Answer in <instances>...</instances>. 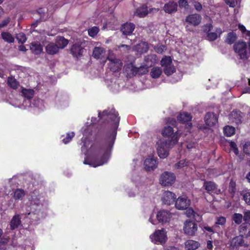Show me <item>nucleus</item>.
I'll return each instance as SVG.
<instances>
[{
  "label": "nucleus",
  "instance_id": "1",
  "mask_svg": "<svg viewBox=\"0 0 250 250\" xmlns=\"http://www.w3.org/2000/svg\"><path fill=\"white\" fill-rule=\"evenodd\" d=\"M98 117L100 120H103L105 122L107 121L108 123L110 121L113 128V130L106 133L104 138H96L91 145V149L93 151H95L101 149L104 150L103 158L104 161L106 160L108 152L112 149L117 135V129L119 125L120 118L118 112L114 108L104 110L102 113L99 112Z\"/></svg>",
  "mask_w": 250,
  "mask_h": 250
},
{
  "label": "nucleus",
  "instance_id": "2",
  "mask_svg": "<svg viewBox=\"0 0 250 250\" xmlns=\"http://www.w3.org/2000/svg\"><path fill=\"white\" fill-rule=\"evenodd\" d=\"M233 50L239 57L240 59L243 60L248 59L250 50L246 42L242 40L236 42L233 45Z\"/></svg>",
  "mask_w": 250,
  "mask_h": 250
},
{
  "label": "nucleus",
  "instance_id": "3",
  "mask_svg": "<svg viewBox=\"0 0 250 250\" xmlns=\"http://www.w3.org/2000/svg\"><path fill=\"white\" fill-rule=\"evenodd\" d=\"M181 133L179 130L174 133L173 127L170 126H167L162 131V134L163 136L168 138L167 141L169 144L175 145L177 144L180 137Z\"/></svg>",
  "mask_w": 250,
  "mask_h": 250
},
{
  "label": "nucleus",
  "instance_id": "4",
  "mask_svg": "<svg viewBox=\"0 0 250 250\" xmlns=\"http://www.w3.org/2000/svg\"><path fill=\"white\" fill-rule=\"evenodd\" d=\"M31 203L33 204L31 209L34 210L29 212L27 217L31 219L32 221H38L43 216L42 212L41 211L42 205L40 203L39 199H37V201L32 200Z\"/></svg>",
  "mask_w": 250,
  "mask_h": 250
},
{
  "label": "nucleus",
  "instance_id": "5",
  "mask_svg": "<svg viewBox=\"0 0 250 250\" xmlns=\"http://www.w3.org/2000/svg\"><path fill=\"white\" fill-rule=\"evenodd\" d=\"M90 151L95 156L99 157L101 156L100 159L99 160H98L96 161V164H93V163L89 162L87 158H85L83 161V164L85 165H89L90 166H92L94 167H96L97 166H100L104 165V164L106 163L109 158L110 152L111 151H110L108 152L107 154L106 157V160L104 161L103 160V156L104 154V150H99L98 151H93L91 149V146L89 148Z\"/></svg>",
  "mask_w": 250,
  "mask_h": 250
},
{
  "label": "nucleus",
  "instance_id": "6",
  "mask_svg": "<svg viewBox=\"0 0 250 250\" xmlns=\"http://www.w3.org/2000/svg\"><path fill=\"white\" fill-rule=\"evenodd\" d=\"M107 60L109 61L108 67L111 71L117 72L121 70L123 62L120 59L117 58L114 54L108 56Z\"/></svg>",
  "mask_w": 250,
  "mask_h": 250
},
{
  "label": "nucleus",
  "instance_id": "7",
  "mask_svg": "<svg viewBox=\"0 0 250 250\" xmlns=\"http://www.w3.org/2000/svg\"><path fill=\"white\" fill-rule=\"evenodd\" d=\"M192 116L190 113L187 112H180L177 116V121L181 124H185V128L189 131L192 127L191 121Z\"/></svg>",
  "mask_w": 250,
  "mask_h": 250
},
{
  "label": "nucleus",
  "instance_id": "8",
  "mask_svg": "<svg viewBox=\"0 0 250 250\" xmlns=\"http://www.w3.org/2000/svg\"><path fill=\"white\" fill-rule=\"evenodd\" d=\"M151 241L156 244H165L167 240L166 232L163 229L157 230L150 235Z\"/></svg>",
  "mask_w": 250,
  "mask_h": 250
},
{
  "label": "nucleus",
  "instance_id": "9",
  "mask_svg": "<svg viewBox=\"0 0 250 250\" xmlns=\"http://www.w3.org/2000/svg\"><path fill=\"white\" fill-rule=\"evenodd\" d=\"M176 176L172 172L166 171L162 174L160 179V183L164 186H170L175 181Z\"/></svg>",
  "mask_w": 250,
  "mask_h": 250
},
{
  "label": "nucleus",
  "instance_id": "10",
  "mask_svg": "<svg viewBox=\"0 0 250 250\" xmlns=\"http://www.w3.org/2000/svg\"><path fill=\"white\" fill-rule=\"evenodd\" d=\"M203 188L209 194L212 193L219 194L221 193V190L218 188V185L213 181L205 180Z\"/></svg>",
  "mask_w": 250,
  "mask_h": 250
},
{
  "label": "nucleus",
  "instance_id": "11",
  "mask_svg": "<svg viewBox=\"0 0 250 250\" xmlns=\"http://www.w3.org/2000/svg\"><path fill=\"white\" fill-rule=\"evenodd\" d=\"M197 224L191 220H187L184 223V232L189 236H194L197 231Z\"/></svg>",
  "mask_w": 250,
  "mask_h": 250
},
{
  "label": "nucleus",
  "instance_id": "12",
  "mask_svg": "<svg viewBox=\"0 0 250 250\" xmlns=\"http://www.w3.org/2000/svg\"><path fill=\"white\" fill-rule=\"evenodd\" d=\"M190 205V200L186 196L179 197L175 201V206L179 210L187 209Z\"/></svg>",
  "mask_w": 250,
  "mask_h": 250
},
{
  "label": "nucleus",
  "instance_id": "13",
  "mask_svg": "<svg viewBox=\"0 0 250 250\" xmlns=\"http://www.w3.org/2000/svg\"><path fill=\"white\" fill-rule=\"evenodd\" d=\"M171 146H173L172 144H168L167 141L161 142V145L158 146L157 147V153L160 158L164 159L168 155V148Z\"/></svg>",
  "mask_w": 250,
  "mask_h": 250
},
{
  "label": "nucleus",
  "instance_id": "14",
  "mask_svg": "<svg viewBox=\"0 0 250 250\" xmlns=\"http://www.w3.org/2000/svg\"><path fill=\"white\" fill-rule=\"evenodd\" d=\"M84 48L82 46L80 42H75L73 44L70 49V53L74 58L78 59L83 55Z\"/></svg>",
  "mask_w": 250,
  "mask_h": 250
},
{
  "label": "nucleus",
  "instance_id": "15",
  "mask_svg": "<svg viewBox=\"0 0 250 250\" xmlns=\"http://www.w3.org/2000/svg\"><path fill=\"white\" fill-rule=\"evenodd\" d=\"M202 17L198 14H193L188 15L186 17L185 21L189 25L193 26H196L200 24L201 22Z\"/></svg>",
  "mask_w": 250,
  "mask_h": 250
},
{
  "label": "nucleus",
  "instance_id": "16",
  "mask_svg": "<svg viewBox=\"0 0 250 250\" xmlns=\"http://www.w3.org/2000/svg\"><path fill=\"white\" fill-rule=\"evenodd\" d=\"M152 10L153 8H150L148 11L147 4H143L136 9L134 15L140 18H144Z\"/></svg>",
  "mask_w": 250,
  "mask_h": 250
},
{
  "label": "nucleus",
  "instance_id": "17",
  "mask_svg": "<svg viewBox=\"0 0 250 250\" xmlns=\"http://www.w3.org/2000/svg\"><path fill=\"white\" fill-rule=\"evenodd\" d=\"M176 198V196L174 193L169 191H166L164 192L162 200L164 204L170 205L175 202Z\"/></svg>",
  "mask_w": 250,
  "mask_h": 250
},
{
  "label": "nucleus",
  "instance_id": "18",
  "mask_svg": "<svg viewBox=\"0 0 250 250\" xmlns=\"http://www.w3.org/2000/svg\"><path fill=\"white\" fill-rule=\"evenodd\" d=\"M135 28V25L134 23L126 22L122 24L121 26V31L123 35L129 36L132 34Z\"/></svg>",
  "mask_w": 250,
  "mask_h": 250
},
{
  "label": "nucleus",
  "instance_id": "19",
  "mask_svg": "<svg viewBox=\"0 0 250 250\" xmlns=\"http://www.w3.org/2000/svg\"><path fill=\"white\" fill-rule=\"evenodd\" d=\"M171 217V213L165 210H161L158 212L157 218L159 222L166 223L169 221Z\"/></svg>",
  "mask_w": 250,
  "mask_h": 250
},
{
  "label": "nucleus",
  "instance_id": "20",
  "mask_svg": "<svg viewBox=\"0 0 250 250\" xmlns=\"http://www.w3.org/2000/svg\"><path fill=\"white\" fill-rule=\"evenodd\" d=\"M205 122L208 126H214L218 122V117L213 112L207 113L205 117Z\"/></svg>",
  "mask_w": 250,
  "mask_h": 250
},
{
  "label": "nucleus",
  "instance_id": "21",
  "mask_svg": "<svg viewBox=\"0 0 250 250\" xmlns=\"http://www.w3.org/2000/svg\"><path fill=\"white\" fill-rule=\"evenodd\" d=\"M145 168L146 171L154 170L157 166L156 159L153 158H147L144 161Z\"/></svg>",
  "mask_w": 250,
  "mask_h": 250
},
{
  "label": "nucleus",
  "instance_id": "22",
  "mask_svg": "<svg viewBox=\"0 0 250 250\" xmlns=\"http://www.w3.org/2000/svg\"><path fill=\"white\" fill-rule=\"evenodd\" d=\"M158 62L157 56L155 54H150L144 58V63L148 67L154 65Z\"/></svg>",
  "mask_w": 250,
  "mask_h": 250
},
{
  "label": "nucleus",
  "instance_id": "23",
  "mask_svg": "<svg viewBox=\"0 0 250 250\" xmlns=\"http://www.w3.org/2000/svg\"><path fill=\"white\" fill-rule=\"evenodd\" d=\"M177 4L174 1H169L165 4L164 10L166 13L172 14L175 13L177 10Z\"/></svg>",
  "mask_w": 250,
  "mask_h": 250
},
{
  "label": "nucleus",
  "instance_id": "24",
  "mask_svg": "<svg viewBox=\"0 0 250 250\" xmlns=\"http://www.w3.org/2000/svg\"><path fill=\"white\" fill-rule=\"evenodd\" d=\"M30 49L32 52L36 55L40 54L43 51L42 45L39 42H34L31 43Z\"/></svg>",
  "mask_w": 250,
  "mask_h": 250
},
{
  "label": "nucleus",
  "instance_id": "25",
  "mask_svg": "<svg viewBox=\"0 0 250 250\" xmlns=\"http://www.w3.org/2000/svg\"><path fill=\"white\" fill-rule=\"evenodd\" d=\"M148 49V43L146 42H142L134 47V50L141 54L146 53Z\"/></svg>",
  "mask_w": 250,
  "mask_h": 250
},
{
  "label": "nucleus",
  "instance_id": "26",
  "mask_svg": "<svg viewBox=\"0 0 250 250\" xmlns=\"http://www.w3.org/2000/svg\"><path fill=\"white\" fill-rule=\"evenodd\" d=\"M59 47L55 43L50 42L45 47V50L47 54L49 55H54L59 51Z\"/></svg>",
  "mask_w": 250,
  "mask_h": 250
},
{
  "label": "nucleus",
  "instance_id": "27",
  "mask_svg": "<svg viewBox=\"0 0 250 250\" xmlns=\"http://www.w3.org/2000/svg\"><path fill=\"white\" fill-rule=\"evenodd\" d=\"M200 246L198 242L192 240H187L185 243V249L186 250H195Z\"/></svg>",
  "mask_w": 250,
  "mask_h": 250
},
{
  "label": "nucleus",
  "instance_id": "28",
  "mask_svg": "<svg viewBox=\"0 0 250 250\" xmlns=\"http://www.w3.org/2000/svg\"><path fill=\"white\" fill-rule=\"evenodd\" d=\"M21 224V220L20 215L18 214L14 215L12 218L10 223L11 229H15L19 227Z\"/></svg>",
  "mask_w": 250,
  "mask_h": 250
},
{
  "label": "nucleus",
  "instance_id": "29",
  "mask_svg": "<svg viewBox=\"0 0 250 250\" xmlns=\"http://www.w3.org/2000/svg\"><path fill=\"white\" fill-rule=\"evenodd\" d=\"M105 52V49L101 47H95L93 50L92 56L96 59H101L103 54Z\"/></svg>",
  "mask_w": 250,
  "mask_h": 250
},
{
  "label": "nucleus",
  "instance_id": "30",
  "mask_svg": "<svg viewBox=\"0 0 250 250\" xmlns=\"http://www.w3.org/2000/svg\"><path fill=\"white\" fill-rule=\"evenodd\" d=\"M237 39L236 34L233 31L230 32L227 35L225 42L228 44H232L235 43V41Z\"/></svg>",
  "mask_w": 250,
  "mask_h": 250
},
{
  "label": "nucleus",
  "instance_id": "31",
  "mask_svg": "<svg viewBox=\"0 0 250 250\" xmlns=\"http://www.w3.org/2000/svg\"><path fill=\"white\" fill-rule=\"evenodd\" d=\"M244 243L243 237L242 235L236 236L231 241V246L233 247L237 248L242 246Z\"/></svg>",
  "mask_w": 250,
  "mask_h": 250
},
{
  "label": "nucleus",
  "instance_id": "32",
  "mask_svg": "<svg viewBox=\"0 0 250 250\" xmlns=\"http://www.w3.org/2000/svg\"><path fill=\"white\" fill-rule=\"evenodd\" d=\"M68 43V40L63 37L58 36L56 40V44L58 46L59 49H63L65 47Z\"/></svg>",
  "mask_w": 250,
  "mask_h": 250
},
{
  "label": "nucleus",
  "instance_id": "33",
  "mask_svg": "<svg viewBox=\"0 0 250 250\" xmlns=\"http://www.w3.org/2000/svg\"><path fill=\"white\" fill-rule=\"evenodd\" d=\"M1 39L5 42L12 43L14 42L15 39L13 36L8 32H2L1 33Z\"/></svg>",
  "mask_w": 250,
  "mask_h": 250
},
{
  "label": "nucleus",
  "instance_id": "34",
  "mask_svg": "<svg viewBox=\"0 0 250 250\" xmlns=\"http://www.w3.org/2000/svg\"><path fill=\"white\" fill-rule=\"evenodd\" d=\"M217 33H219V37H220V35L222 33V30L220 28H217L216 29V32L208 33V34H207L208 40L209 41H214L216 40L218 37Z\"/></svg>",
  "mask_w": 250,
  "mask_h": 250
},
{
  "label": "nucleus",
  "instance_id": "35",
  "mask_svg": "<svg viewBox=\"0 0 250 250\" xmlns=\"http://www.w3.org/2000/svg\"><path fill=\"white\" fill-rule=\"evenodd\" d=\"M25 195V191L21 188H17L14 191L13 197L15 200H22Z\"/></svg>",
  "mask_w": 250,
  "mask_h": 250
},
{
  "label": "nucleus",
  "instance_id": "36",
  "mask_svg": "<svg viewBox=\"0 0 250 250\" xmlns=\"http://www.w3.org/2000/svg\"><path fill=\"white\" fill-rule=\"evenodd\" d=\"M236 184L235 181L231 179L229 182V187H228V191L229 193L231 195V197H233L236 191Z\"/></svg>",
  "mask_w": 250,
  "mask_h": 250
},
{
  "label": "nucleus",
  "instance_id": "37",
  "mask_svg": "<svg viewBox=\"0 0 250 250\" xmlns=\"http://www.w3.org/2000/svg\"><path fill=\"white\" fill-rule=\"evenodd\" d=\"M21 93L25 98L28 100L31 99L34 96V91L31 89L23 88L21 90Z\"/></svg>",
  "mask_w": 250,
  "mask_h": 250
},
{
  "label": "nucleus",
  "instance_id": "38",
  "mask_svg": "<svg viewBox=\"0 0 250 250\" xmlns=\"http://www.w3.org/2000/svg\"><path fill=\"white\" fill-rule=\"evenodd\" d=\"M162 73V69L159 67H153L150 71V76L152 78L157 79L160 77Z\"/></svg>",
  "mask_w": 250,
  "mask_h": 250
},
{
  "label": "nucleus",
  "instance_id": "39",
  "mask_svg": "<svg viewBox=\"0 0 250 250\" xmlns=\"http://www.w3.org/2000/svg\"><path fill=\"white\" fill-rule=\"evenodd\" d=\"M240 232L242 233L246 237L250 236V224H243L240 226Z\"/></svg>",
  "mask_w": 250,
  "mask_h": 250
},
{
  "label": "nucleus",
  "instance_id": "40",
  "mask_svg": "<svg viewBox=\"0 0 250 250\" xmlns=\"http://www.w3.org/2000/svg\"><path fill=\"white\" fill-rule=\"evenodd\" d=\"M7 84L9 86L13 89L18 88L19 83L16 79L12 77H9L7 79Z\"/></svg>",
  "mask_w": 250,
  "mask_h": 250
},
{
  "label": "nucleus",
  "instance_id": "41",
  "mask_svg": "<svg viewBox=\"0 0 250 250\" xmlns=\"http://www.w3.org/2000/svg\"><path fill=\"white\" fill-rule=\"evenodd\" d=\"M224 134L228 137H230L234 134L235 132V128L229 125H227L224 127Z\"/></svg>",
  "mask_w": 250,
  "mask_h": 250
},
{
  "label": "nucleus",
  "instance_id": "42",
  "mask_svg": "<svg viewBox=\"0 0 250 250\" xmlns=\"http://www.w3.org/2000/svg\"><path fill=\"white\" fill-rule=\"evenodd\" d=\"M232 116L237 123H242L243 119V113L240 111H233Z\"/></svg>",
  "mask_w": 250,
  "mask_h": 250
},
{
  "label": "nucleus",
  "instance_id": "43",
  "mask_svg": "<svg viewBox=\"0 0 250 250\" xmlns=\"http://www.w3.org/2000/svg\"><path fill=\"white\" fill-rule=\"evenodd\" d=\"M160 64L162 66L165 67L172 64V59L170 56H165L161 61Z\"/></svg>",
  "mask_w": 250,
  "mask_h": 250
},
{
  "label": "nucleus",
  "instance_id": "44",
  "mask_svg": "<svg viewBox=\"0 0 250 250\" xmlns=\"http://www.w3.org/2000/svg\"><path fill=\"white\" fill-rule=\"evenodd\" d=\"M226 218L224 216H219L216 218L214 228H216L217 226L220 225L222 227H224L226 223Z\"/></svg>",
  "mask_w": 250,
  "mask_h": 250
},
{
  "label": "nucleus",
  "instance_id": "45",
  "mask_svg": "<svg viewBox=\"0 0 250 250\" xmlns=\"http://www.w3.org/2000/svg\"><path fill=\"white\" fill-rule=\"evenodd\" d=\"M175 71L176 68L172 64L169 65V66L164 68V72L167 76L172 75L173 73L175 72Z\"/></svg>",
  "mask_w": 250,
  "mask_h": 250
},
{
  "label": "nucleus",
  "instance_id": "46",
  "mask_svg": "<svg viewBox=\"0 0 250 250\" xmlns=\"http://www.w3.org/2000/svg\"><path fill=\"white\" fill-rule=\"evenodd\" d=\"M243 215L240 213H235L232 216V220L235 224L239 225L242 223Z\"/></svg>",
  "mask_w": 250,
  "mask_h": 250
},
{
  "label": "nucleus",
  "instance_id": "47",
  "mask_svg": "<svg viewBox=\"0 0 250 250\" xmlns=\"http://www.w3.org/2000/svg\"><path fill=\"white\" fill-rule=\"evenodd\" d=\"M99 32V28L97 26H93L88 30V33L89 36L94 37Z\"/></svg>",
  "mask_w": 250,
  "mask_h": 250
},
{
  "label": "nucleus",
  "instance_id": "48",
  "mask_svg": "<svg viewBox=\"0 0 250 250\" xmlns=\"http://www.w3.org/2000/svg\"><path fill=\"white\" fill-rule=\"evenodd\" d=\"M148 68L145 64L138 67V74L143 75L146 74L148 72Z\"/></svg>",
  "mask_w": 250,
  "mask_h": 250
},
{
  "label": "nucleus",
  "instance_id": "49",
  "mask_svg": "<svg viewBox=\"0 0 250 250\" xmlns=\"http://www.w3.org/2000/svg\"><path fill=\"white\" fill-rule=\"evenodd\" d=\"M74 135L75 134L73 132L67 133L66 137L62 139L63 143L65 144L68 143L71 141Z\"/></svg>",
  "mask_w": 250,
  "mask_h": 250
},
{
  "label": "nucleus",
  "instance_id": "50",
  "mask_svg": "<svg viewBox=\"0 0 250 250\" xmlns=\"http://www.w3.org/2000/svg\"><path fill=\"white\" fill-rule=\"evenodd\" d=\"M17 39L19 42L23 43L27 40L25 35L23 33H20L17 36Z\"/></svg>",
  "mask_w": 250,
  "mask_h": 250
},
{
  "label": "nucleus",
  "instance_id": "51",
  "mask_svg": "<svg viewBox=\"0 0 250 250\" xmlns=\"http://www.w3.org/2000/svg\"><path fill=\"white\" fill-rule=\"evenodd\" d=\"M229 146L230 149L233 152L236 154L238 155L239 154V150L236 144L232 141L229 142Z\"/></svg>",
  "mask_w": 250,
  "mask_h": 250
},
{
  "label": "nucleus",
  "instance_id": "52",
  "mask_svg": "<svg viewBox=\"0 0 250 250\" xmlns=\"http://www.w3.org/2000/svg\"><path fill=\"white\" fill-rule=\"evenodd\" d=\"M238 28L241 31L243 34L246 33V35L249 37L250 39V31L247 30L245 26L241 24L238 25Z\"/></svg>",
  "mask_w": 250,
  "mask_h": 250
},
{
  "label": "nucleus",
  "instance_id": "53",
  "mask_svg": "<svg viewBox=\"0 0 250 250\" xmlns=\"http://www.w3.org/2000/svg\"><path fill=\"white\" fill-rule=\"evenodd\" d=\"M166 47L165 45L161 44L159 46H155L154 48V50L158 54H162Z\"/></svg>",
  "mask_w": 250,
  "mask_h": 250
},
{
  "label": "nucleus",
  "instance_id": "54",
  "mask_svg": "<svg viewBox=\"0 0 250 250\" xmlns=\"http://www.w3.org/2000/svg\"><path fill=\"white\" fill-rule=\"evenodd\" d=\"M243 152L247 155H250V142H246L243 146Z\"/></svg>",
  "mask_w": 250,
  "mask_h": 250
},
{
  "label": "nucleus",
  "instance_id": "55",
  "mask_svg": "<svg viewBox=\"0 0 250 250\" xmlns=\"http://www.w3.org/2000/svg\"><path fill=\"white\" fill-rule=\"evenodd\" d=\"M243 199L247 205H250V191L245 193L243 195Z\"/></svg>",
  "mask_w": 250,
  "mask_h": 250
},
{
  "label": "nucleus",
  "instance_id": "56",
  "mask_svg": "<svg viewBox=\"0 0 250 250\" xmlns=\"http://www.w3.org/2000/svg\"><path fill=\"white\" fill-rule=\"evenodd\" d=\"M213 26L212 24L211 23H208L206 25H204L203 27V31L207 33V34H208V33L210 32V31L212 29Z\"/></svg>",
  "mask_w": 250,
  "mask_h": 250
},
{
  "label": "nucleus",
  "instance_id": "57",
  "mask_svg": "<svg viewBox=\"0 0 250 250\" xmlns=\"http://www.w3.org/2000/svg\"><path fill=\"white\" fill-rule=\"evenodd\" d=\"M178 3L180 7L188 8V3L187 0H179Z\"/></svg>",
  "mask_w": 250,
  "mask_h": 250
},
{
  "label": "nucleus",
  "instance_id": "58",
  "mask_svg": "<svg viewBox=\"0 0 250 250\" xmlns=\"http://www.w3.org/2000/svg\"><path fill=\"white\" fill-rule=\"evenodd\" d=\"M130 71L133 75L138 74V67L131 64L130 67Z\"/></svg>",
  "mask_w": 250,
  "mask_h": 250
},
{
  "label": "nucleus",
  "instance_id": "59",
  "mask_svg": "<svg viewBox=\"0 0 250 250\" xmlns=\"http://www.w3.org/2000/svg\"><path fill=\"white\" fill-rule=\"evenodd\" d=\"M193 5L194 6L195 9L198 11H200L202 9V4L198 1H194L193 2Z\"/></svg>",
  "mask_w": 250,
  "mask_h": 250
},
{
  "label": "nucleus",
  "instance_id": "60",
  "mask_svg": "<svg viewBox=\"0 0 250 250\" xmlns=\"http://www.w3.org/2000/svg\"><path fill=\"white\" fill-rule=\"evenodd\" d=\"M167 123L174 127H175L177 125V121L174 118H169L167 120Z\"/></svg>",
  "mask_w": 250,
  "mask_h": 250
},
{
  "label": "nucleus",
  "instance_id": "61",
  "mask_svg": "<svg viewBox=\"0 0 250 250\" xmlns=\"http://www.w3.org/2000/svg\"><path fill=\"white\" fill-rule=\"evenodd\" d=\"M10 20L9 17L6 18L0 23V28L6 26L10 22Z\"/></svg>",
  "mask_w": 250,
  "mask_h": 250
},
{
  "label": "nucleus",
  "instance_id": "62",
  "mask_svg": "<svg viewBox=\"0 0 250 250\" xmlns=\"http://www.w3.org/2000/svg\"><path fill=\"white\" fill-rule=\"evenodd\" d=\"M226 4L229 5L230 7H234L235 6L234 0H224Z\"/></svg>",
  "mask_w": 250,
  "mask_h": 250
},
{
  "label": "nucleus",
  "instance_id": "63",
  "mask_svg": "<svg viewBox=\"0 0 250 250\" xmlns=\"http://www.w3.org/2000/svg\"><path fill=\"white\" fill-rule=\"evenodd\" d=\"M190 211L191 212V213L192 214L194 218H195V220H196L198 222H200L201 220V216L198 215L197 213L195 212L193 209H191Z\"/></svg>",
  "mask_w": 250,
  "mask_h": 250
},
{
  "label": "nucleus",
  "instance_id": "64",
  "mask_svg": "<svg viewBox=\"0 0 250 250\" xmlns=\"http://www.w3.org/2000/svg\"><path fill=\"white\" fill-rule=\"evenodd\" d=\"M244 220L245 221H250V211H247L244 213Z\"/></svg>",
  "mask_w": 250,
  "mask_h": 250
}]
</instances>
